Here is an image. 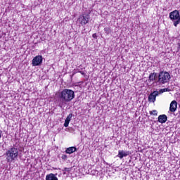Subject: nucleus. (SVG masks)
Here are the masks:
<instances>
[{"label": "nucleus", "mask_w": 180, "mask_h": 180, "mask_svg": "<svg viewBox=\"0 0 180 180\" xmlns=\"http://www.w3.org/2000/svg\"><path fill=\"white\" fill-rule=\"evenodd\" d=\"M75 98V92L70 89H65L59 93V99L63 105H67Z\"/></svg>", "instance_id": "obj_1"}, {"label": "nucleus", "mask_w": 180, "mask_h": 180, "mask_svg": "<svg viewBox=\"0 0 180 180\" xmlns=\"http://www.w3.org/2000/svg\"><path fill=\"white\" fill-rule=\"evenodd\" d=\"M18 155H19V149L15 146H13L6 153L7 162H12V161H15V160L18 158Z\"/></svg>", "instance_id": "obj_2"}, {"label": "nucleus", "mask_w": 180, "mask_h": 180, "mask_svg": "<svg viewBox=\"0 0 180 180\" xmlns=\"http://www.w3.org/2000/svg\"><path fill=\"white\" fill-rule=\"evenodd\" d=\"M169 79H171V75L169 73H168V72L162 71L159 72L158 75V80H156V84L164 85V84H167Z\"/></svg>", "instance_id": "obj_3"}, {"label": "nucleus", "mask_w": 180, "mask_h": 180, "mask_svg": "<svg viewBox=\"0 0 180 180\" xmlns=\"http://www.w3.org/2000/svg\"><path fill=\"white\" fill-rule=\"evenodd\" d=\"M169 18L170 20L174 22V26H175V27L180 24V14L178 10H174L169 13Z\"/></svg>", "instance_id": "obj_4"}, {"label": "nucleus", "mask_w": 180, "mask_h": 180, "mask_svg": "<svg viewBox=\"0 0 180 180\" xmlns=\"http://www.w3.org/2000/svg\"><path fill=\"white\" fill-rule=\"evenodd\" d=\"M42 63H43V56L40 55L35 56L32 59L33 67H37V65H41Z\"/></svg>", "instance_id": "obj_5"}, {"label": "nucleus", "mask_w": 180, "mask_h": 180, "mask_svg": "<svg viewBox=\"0 0 180 180\" xmlns=\"http://www.w3.org/2000/svg\"><path fill=\"white\" fill-rule=\"evenodd\" d=\"M77 21L80 23V25H82V26L86 25V23L89 22V15H80Z\"/></svg>", "instance_id": "obj_6"}, {"label": "nucleus", "mask_w": 180, "mask_h": 180, "mask_svg": "<svg viewBox=\"0 0 180 180\" xmlns=\"http://www.w3.org/2000/svg\"><path fill=\"white\" fill-rule=\"evenodd\" d=\"M158 95H160V92L158 91H154L153 93H151L148 96L149 102H155V99Z\"/></svg>", "instance_id": "obj_7"}, {"label": "nucleus", "mask_w": 180, "mask_h": 180, "mask_svg": "<svg viewBox=\"0 0 180 180\" xmlns=\"http://www.w3.org/2000/svg\"><path fill=\"white\" fill-rule=\"evenodd\" d=\"M127 155H130V151H124V150H119L117 157L122 160L123 157H127Z\"/></svg>", "instance_id": "obj_8"}, {"label": "nucleus", "mask_w": 180, "mask_h": 180, "mask_svg": "<svg viewBox=\"0 0 180 180\" xmlns=\"http://www.w3.org/2000/svg\"><path fill=\"white\" fill-rule=\"evenodd\" d=\"M177 108H178V103L176 101H172L169 107L170 112H175Z\"/></svg>", "instance_id": "obj_9"}, {"label": "nucleus", "mask_w": 180, "mask_h": 180, "mask_svg": "<svg viewBox=\"0 0 180 180\" xmlns=\"http://www.w3.org/2000/svg\"><path fill=\"white\" fill-rule=\"evenodd\" d=\"M157 78H158L157 73L155 72L150 73L148 77V81H150V82L153 81H155V82H157L158 81Z\"/></svg>", "instance_id": "obj_10"}, {"label": "nucleus", "mask_w": 180, "mask_h": 180, "mask_svg": "<svg viewBox=\"0 0 180 180\" xmlns=\"http://www.w3.org/2000/svg\"><path fill=\"white\" fill-rule=\"evenodd\" d=\"M45 180H58V178L57 177V174L51 173L46 176Z\"/></svg>", "instance_id": "obj_11"}, {"label": "nucleus", "mask_w": 180, "mask_h": 180, "mask_svg": "<svg viewBox=\"0 0 180 180\" xmlns=\"http://www.w3.org/2000/svg\"><path fill=\"white\" fill-rule=\"evenodd\" d=\"M168 120V117H167L165 115H160L158 117V122L159 123H165Z\"/></svg>", "instance_id": "obj_12"}, {"label": "nucleus", "mask_w": 180, "mask_h": 180, "mask_svg": "<svg viewBox=\"0 0 180 180\" xmlns=\"http://www.w3.org/2000/svg\"><path fill=\"white\" fill-rule=\"evenodd\" d=\"M77 151V148L76 147H70L68 148L65 150L66 154H72V153H75Z\"/></svg>", "instance_id": "obj_13"}, {"label": "nucleus", "mask_w": 180, "mask_h": 180, "mask_svg": "<svg viewBox=\"0 0 180 180\" xmlns=\"http://www.w3.org/2000/svg\"><path fill=\"white\" fill-rule=\"evenodd\" d=\"M169 91H171V89H169V88H165V89H160L158 92H159V94H164V92H169Z\"/></svg>", "instance_id": "obj_14"}, {"label": "nucleus", "mask_w": 180, "mask_h": 180, "mask_svg": "<svg viewBox=\"0 0 180 180\" xmlns=\"http://www.w3.org/2000/svg\"><path fill=\"white\" fill-rule=\"evenodd\" d=\"M150 115L157 116V115H158V112H157V110H153L152 111H150Z\"/></svg>", "instance_id": "obj_15"}, {"label": "nucleus", "mask_w": 180, "mask_h": 180, "mask_svg": "<svg viewBox=\"0 0 180 180\" xmlns=\"http://www.w3.org/2000/svg\"><path fill=\"white\" fill-rule=\"evenodd\" d=\"M104 32H105V33H106V34H109V33H110V32H112V31L110 30V27H105Z\"/></svg>", "instance_id": "obj_16"}, {"label": "nucleus", "mask_w": 180, "mask_h": 180, "mask_svg": "<svg viewBox=\"0 0 180 180\" xmlns=\"http://www.w3.org/2000/svg\"><path fill=\"white\" fill-rule=\"evenodd\" d=\"M71 119H72V113H70L68 115L66 120L71 122Z\"/></svg>", "instance_id": "obj_17"}, {"label": "nucleus", "mask_w": 180, "mask_h": 180, "mask_svg": "<svg viewBox=\"0 0 180 180\" xmlns=\"http://www.w3.org/2000/svg\"><path fill=\"white\" fill-rule=\"evenodd\" d=\"M68 124H70V121L65 120V123H64V127H68Z\"/></svg>", "instance_id": "obj_18"}, {"label": "nucleus", "mask_w": 180, "mask_h": 180, "mask_svg": "<svg viewBox=\"0 0 180 180\" xmlns=\"http://www.w3.org/2000/svg\"><path fill=\"white\" fill-rule=\"evenodd\" d=\"M63 171H65V172H70V171H71V168L65 167Z\"/></svg>", "instance_id": "obj_19"}, {"label": "nucleus", "mask_w": 180, "mask_h": 180, "mask_svg": "<svg viewBox=\"0 0 180 180\" xmlns=\"http://www.w3.org/2000/svg\"><path fill=\"white\" fill-rule=\"evenodd\" d=\"M62 160H67V155H62Z\"/></svg>", "instance_id": "obj_20"}, {"label": "nucleus", "mask_w": 180, "mask_h": 180, "mask_svg": "<svg viewBox=\"0 0 180 180\" xmlns=\"http://www.w3.org/2000/svg\"><path fill=\"white\" fill-rule=\"evenodd\" d=\"M92 37H93L94 39H98V36L96 35V34H92Z\"/></svg>", "instance_id": "obj_21"}, {"label": "nucleus", "mask_w": 180, "mask_h": 180, "mask_svg": "<svg viewBox=\"0 0 180 180\" xmlns=\"http://www.w3.org/2000/svg\"><path fill=\"white\" fill-rule=\"evenodd\" d=\"M1 134H2V131L0 130V139H1V137H2Z\"/></svg>", "instance_id": "obj_22"}]
</instances>
